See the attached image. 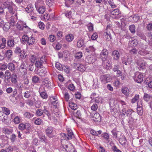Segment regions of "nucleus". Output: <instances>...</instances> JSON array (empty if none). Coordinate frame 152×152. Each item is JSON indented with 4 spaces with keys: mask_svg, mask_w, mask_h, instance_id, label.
I'll use <instances>...</instances> for the list:
<instances>
[{
    "mask_svg": "<svg viewBox=\"0 0 152 152\" xmlns=\"http://www.w3.org/2000/svg\"><path fill=\"white\" fill-rule=\"evenodd\" d=\"M37 72L39 73L40 75L41 76H44L47 72V70H46L45 67H37Z\"/></svg>",
    "mask_w": 152,
    "mask_h": 152,
    "instance_id": "nucleus-13",
    "label": "nucleus"
},
{
    "mask_svg": "<svg viewBox=\"0 0 152 152\" xmlns=\"http://www.w3.org/2000/svg\"><path fill=\"white\" fill-rule=\"evenodd\" d=\"M8 3H9V2L7 1L4 3V5L5 4H7V6L6 7V8H7V9L8 12L10 13L11 15L14 14L15 16H16L17 14L16 10L15 9H13L12 7L10 5H9L8 4Z\"/></svg>",
    "mask_w": 152,
    "mask_h": 152,
    "instance_id": "nucleus-7",
    "label": "nucleus"
},
{
    "mask_svg": "<svg viewBox=\"0 0 152 152\" xmlns=\"http://www.w3.org/2000/svg\"><path fill=\"white\" fill-rule=\"evenodd\" d=\"M135 26L134 25H130L129 26V29L132 34H134L135 33Z\"/></svg>",
    "mask_w": 152,
    "mask_h": 152,
    "instance_id": "nucleus-35",
    "label": "nucleus"
},
{
    "mask_svg": "<svg viewBox=\"0 0 152 152\" xmlns=\"http://www.w3.org/2000/svg\"><path fill=\"white\" fill-rule=\"evenodd\" d=\"M54 0H46V4L48 5L49 7L51 6L54 2Z\"/></svg>",
    "mask_w": 152,
    "mask_h": 152,
    "instance_id": "nucleus-53",
    "label": "nucleus"
},
{
    "mask_svg": "<svg viewBox=\"0 0 152 152\" xmlns=\"http://www.w3.org/2000/svg\"><path fill=\"white\" fill-rule=\"evenodd\" d=\"M146 28L149 31H152V22H151L147 25Z\"/></svg>",
    "mask_w": 152,
    "mask_h": 152,
    "instance_id": "nucleus-60",
    "label": "nucleus"
},
{
    "mask_svg": "<svg viewBox=\"0 0 152 152\" xmlns=\"http://www.w3.org/2000/svg\"><path fill=\"white\" fill-rule=\"evenodd\" d=\"M66 40L68 42L72 41L74 39V37L72 34H69L66 36Z\"/></svg>",
    "mask_w": 152,
    "mask_h": 152,
    "instance_id": "nucleus-37",
    "label": "nucleus"
},
{
    "mask_svg": "<svg viewBox=\"0 0 152 152\" xmlns=\"http://www.w3.org/2000/svg\"><path fill=\"white\" fill-rule=\"evenodd\" d=\"M31 63L34 64L35 66H43V64L46 63L45 59L43 58V56L39 60L37 61L36 57L35 56L32 55L31 57Z\"/></svg>",
    "mask_w": 152,
    "mask_h": 152,
    "instance_id": "nucleus-1",
    "label": "nucleus"
},
{
    "mask_svg": "<svg viewBox=\"0 0 152 152\" xmlns=\"http://www.w3.org/2000/svg\"><path fill=\"white\" fill-rule=\"evenodd\" d=\"M137 64L140 66H145L147 65L145 62L142 59H139L138 61Z\"/></svg>",
    "mask_w": 152,
    "mask_h": 152,
    "instance_id": "nucleus-26",
    "label": "nucleus"
},
{
    "mask_svg": "<svg viewBox=\"0 0 152 152\" xmlns=\"http://www.w3.org/2000/svg\"><path fill=\"white\" fill-rule=\"evenodd\" d=\"M65 6L67 7H69L74 3L75 0H65Z\"/></svg>",
    "mask_w": 152,
    "mask_h": 152,
    "instance_id": "nucleus-32",
    "label": "nucleus"
},
{
    "mask_svg": "<svg viewBox=\"0 0 152 152\" xmlns=\"http://www.w3.org/2000/svg\"><path fill=\"white\" fill-rule=\"evenodd\" d=\"M34 10L33 7L31 4L28 5L25 9V10L28 13H30L33 12Z\"/></svg>",
    "mask_w": 152,
    "mask_h": 152,
    "instance_id": "nucleus-22",
    "label": "nucleus"
},
{
    "mask_svg": "<svg viewBox=\"0 0 152 152\" xmlns=\"http://www.w3.org/2000/svg\"><path fill=\"white\" fill-rule=\"evenodd\" d=\"M137 111L139 115H142L143 114V108L142 107L138 106L137 107Z\"/></svg>",
    "mask_w": 152,
    "mask_h": 152,
    "instance_id": "nucleus-34",
    "label": "nucleus"
},
{
    "mask_svg": "<svg viewBox=\"0 0 152 152\" xmlns=\"http://www.w3.org/2000/svg\"><path fill=\"white\" fill-rule=\"evenodd\" d=\"M86 51L88 53L93 52L94 50V48L92 46H90L88 48L86 49Z\"/></svg>",
    "mask_w": 152,
    "mask_h": 152,
    "instance_id": "nucleus-52",
    "label": "nucleus"
},
{
    "mask_svg": "<svg viewBox=\"0 0 152 152\" xmlns=\"http://www.w3.org/2000/svg\"><path fill=\"white\" fill-rule=\"evenodd\" d=\"M4 82L7 83H10L11 82V77L10 76L4 77Z\"/></svg>",
    "mask_w": 152,
    "mask_h": 152,
    "instance_id": "nucleus-56",
    "label": "nucleus"
},
{
    "mask_svg": "<svg viewBox=\"0 0 152 152\" xmlns=\"http://www.w3.org/2000/svg\"><path fill=\"white\" fill-rule=\"evenodd\" d=\"M39 94L41 97L43 99H46L48 97V95L46 91Z\"/></svg>",
    "mask_w": 152,
    "mask_h": 152,
    "instance_id": "nucleus-47",
    "label": "nucleus"
},
{
    "mask_svg": "<svg viewBox=\"0 0 152 152\" xmlns=\"http://www.w3.org/2000/svg\"><path fill=\"white\" fill-rule=\"evenodd\" d=\"M138 53L139 54L142 56H145L148 53L145 51L144 50H140L138 51Z\"/></svg>",
    "mask_w": 152,
    "mask_h": 152,
    "instance_id": "nucleus-54",
    "label": "nucleus"
},
{
    "mask_svg": "<svg viewBox=\"0 0 152 152\" xmlns=\"http://www.w3.org/2000/svg\"><path fill=\"white\" fill-rule=\"evenodd\" d=\"M82 53L81 52H79L76 53L75 55V58L77 59H80L82 57Z\"/></svg>",
    "mask_w": 152,
    "mask_h": 152,
    "instance_id": "nucleus-49",
    "label": "nucleus"
},
{
    "mask_svg": "<svg viewBox=\"0 0 152 152\" xmlns=\"http://www.w3.org/2000/svg\"><path fill=\"white\" fill-rule=\"evenodd\" d=\"M40 14H43L45 11V7L43 6L39 7L37 9H36Z\"/></svg>",
    "mask_w": 152,
    "mask_h": 152,
    "instance_id": "nucleus-25",
    "label": "nucleus"
},
{
    "mask_svg": "<svg viewBox=\"0 0 152 152\" xmlns=\"http://www.w3.org/2000/svg\"><path fill=\"white\" fill-rule=\"evenodd\" d=\"M3 111L4 112L5 115H7L10 113V110L5 107H3L2 108Z\"/></svg>",
    "mask_w": 152,
    "mask_h": 152,
    "instance_id": "nucleus-44",
    "label": "nucleus"
},
{
    "mask_svg": "<svg viewBox=\"0 0 152 152\" xmlns=\"http://www.w3.org/2000/svg\"><path fill=\"white\" fill-rule=\"evenodd\" d=\"M77 47L78 48H80L81 47H85L86 46L84 43V40L81 38L78 39L77 44Z\"/></svg>",
    "mask_w": 152,
    "mask_h": 152,
    "instance_id": "nucleus-14",
    "label": "nucleus"
},
{
    "mask_svg": "<svg viewBox=\"0 0 152 152\" xmlns=\"http://www.w3.org/2000/svg\"><path fill=\"white\" fill-rule=\"evenodd\" d=\"M23 50H21L20 47H18L16 48L14 50V52L16 53H20Z\"/></svg>",
    "mask_w": 152,
    "mask_h": 152,
    "instance_id": "nucleus-61",
    "label": "nucleus"
},
{
    "mask_svg": "<svg viewBox=\"0 0 152 152\" xmlns=\"http://www.w3.org/2000/svg\"><path fill=\"white\" fill-rule=\"evenodd\" d=\"M109 11L110 12V14L113 15H117L121 14L120 11L118 8L112 10H110Z\"/></svg>",
    "mask_w": 152,
    "mask_h": 152,
    "instance_id": "nucleus-19",
    "label": "nucleus"
},
{
    "mask_svg": "<svg viewBox=\"0 0 152 152\" xmlns=\"http://www.w3.org/2000/svg\"><path fill=\"white\" fill-rule=\"evenodd\" d=\"M137 35L140 38L144 40H146V37L144 34L141 32H138L137 33Z\"/></svg>",
    "mask_w": 152,
    "mask_h": 152,
    "instance_id": "nucleus-31",
    "label": "nucleus"
},
{
    "mask_svg": "<svg viewBox=\"0 0 152 152\" xmlns=\"http://www.w3.org/2000/svg\"><path fill=\"white\" fill-rule=\"evenodd\" d=\"M42 121L39 118H37L34 121V123L37 125H40L42 123Z\"/></svg>",
    "mask_w": 152,
    "mask_h": 152,
    "instance_id": "nucleus-48",
    "label": "nucleus"
},
{
    "mask_svg": "<svg viewBox=\"0 0 152 152\" xmlns=\"http://www.w3.org/2000/svg\"><path fill=\"white\" fill-rule=\"evenodd\" d=\"M111 132L112 133V134L113 136L114 137H115V138H117V133L116 132V130L114 129L113 130L111 131Z\"/></svg>",
    "mask_w": 152,
    "mask_h": 152,
    "instance_id": "nucleus-58",
    "label": "nucleus"
},
{
    "mask_svg": "<svg viewBox=\"0 0 152 152\" xmlns=\"http://www.w3.org/2000/svg\"><path fill=\"white\" fill-rule=\"evenodd\" d=\"M122 63L125 66H129L132 60L131 58L129 57L126 54L121 57Z\"/></svg>",
    "mask_w": 152,
    "mask_h": 152,
    "instance_id": "nucleus-5",
    "label": "nucleus"
},
{
    "mask_svg": "<svg viewBox=\"0 0 152 152\" xmlns=\"http://www.w3.org/2000/svg\"><path fill=\"white\" fill-rule=\"evenodd\" d=\"M24 96L26 98H29L31 96V92L29 91H27L23 94Z\"/></svg>",
    "mask_w": 152,
    "mask_h": 152,
    "instance_id": "nucleus-43",
    "label": "nucleus"
},
{
    "mask_svg": "<svg viewBox=\"0 0 152 152\" xmlns=\"http://www.w3.org/2000/svg\"><path fill=\"white\" fill-rule=\"evenodd\" d=\"M32 80L33 83H38L39 80V78L37 76L35 75L33 77Z\"/></svg>",
    "mask_w": 152,
    "mask_h": 152,
    "instance_id": "nucleus-39",
    "label": "nucleus"
},
{
    "mask_svg": "<svg viewBox=\"0 0 152 152\" xmlns=\"http://www.w3.org/2000/svg\"><path fill=\"white\" fill-rule=\"evenodd\" d=\"M131 17L132 18L133 20L135 22H137L140 19V17L137 14L132 15Z\"/></svg>",
    "mask_w": 152,
    "mask_h": 152,
    "instance_id": "nucleus-41",
    "label": "nucleus"
},
{
    "mask_svg": "<svg viewBox=\"0 0 152 152\" xmlns=\"http://www.w3.org/2000/svg\"><path fill=\"white\" fill-rule=\"evenodd\" d=\"M105 36H107V39L108 40H110L112 38L111 34L109 31H106L105 33Z\"/></svg>",
    "mask_w": 152,
    "mask_h": 152,
    "instance_id": "nucleus-55",
    "label": "nucleus"
},
{
    "mask_svg": "<svg viewBox=\"0 0 152 152\" xmlns=\"http://www.w3.org/2000/svg\"><path fill=\"white\" fill-rule=\"evenodd\" d=\"M3 132L5 134H10L12 133V130L8 128H4L3 129Z\"/></svg>",
    "mask_w": 152,
    "mask_h": 152,
    "instance_id": "nucleus-36",
    "label": "nucleus"
},
{
    "mask_svg": "<svg viewBox=\"0 0 152 152\" xmlns=\"http://www.w3.org/2000/svg\"><path fill=\"white\" fill-rule=\"evenodd\" d=\"M111 7L112 8H114L116 7V6L114 2L112 1L109 0L108 2Z\"/></svg>",
    "mask_w": 152,
    "mask_h": 152,
    "instance_id": "nucleus-63",
    "label": "nucleus"
},
{
    "mask_svg": "<svg viewBox=\"0 0 152 152\" xmlns=\"http://www.w3.org/2000/svg\"><path fill=\"white\" fill-rule=\"evenodd\" d=\"M17 18V15L16 16H15V15L14 16L12 15L11 16L10 20V25L12 26H14L15 23V20H16V18Z\"/></svg>",
    "mask_w": 152,
    "mask_h": 152,
    "instance_id": "nucleus-28",
    "label": "nucleus"
},
{
    "mask_svg": "<svg viewBox=\"0 0 152 152\" xmlns=\"http://www.w3.org/2000/svg\"><path fill=\"white\" fill-rule=\"evenodd\" d=\"M139 99V96L138 95L136 94L134 97L132 99L131 102L132 103H135Z\"/></svg>",
    "mask_w": 152,
    "mask_h": 152,
    "instance_id": "nucleus-51",
    "label": "nucleus"
},
{
    "mask_svg": "<svg viewBox=\"0 0 152 152\" xmlns=\"http://www.w3.org/2000/svg\"><path fill=\"white\" fill-rule=\"evenodd\" d=\"M143 76L142 75L139 73L136 72L135 75L133 77V79L135 82L141 83L143 80Z\"/></svg>",
    "mask_w": 152,
    "mask_h": 152,
    "instance_id": "nucleus-4",
    "label": "nucleus"
},
{
    "mask_svg": "<svg viewBox=\"0 0 152 152\" xmlns=\"http://www.w3.org/2000/svg\"><path fill=\"white\" fill-rule=\"evenodd\" d=\"M18 128L22 131L25 130L24 133L26 134H29L30 133L31 125L30 124L27 123H25L24 124L23 123H21L18 126Z\"/></svg>",
    "mask_w": 152,
    "mask_h": 152,
    "instance_id": "nucleus-2",
    "label": "nucleus"
},
{
    "mask_svg": "<svg viewBox=\"0 0 152 152\" xmlns=\"http://www.w3.org/2000/svg\"><path fill=\"white\" fill-rule=\"evenodd\" d=\"M63 55L64 58H66L69 56L70 53L67 50H65L63 52Z\"/></svg>",
    "mask_w": 152,
    "mask_h": 152,
    "instance_id": "nucleus-57",
    "label": "nucleus"
},
{
    "mask_svg": "<svg viewBox=\"0 0 152 152\" xmlns=\"http://www.w3.org/2000/svg\"><path fill=\"white\" fill-rule=\"evenodd\" d=\"M43 113V110L40 109H38L36 111L35 114L38 116L42 115Z\"/></svg>",
    "mask_w": 152,
    "mask_h": 152,
    "instance_id": "nucleus-42",
    "label": "nucleus"
},
{
    "mask_svg": "<svg viewBox=\"0 0 152 152\" xmlns=\"http://www.w3.org/2000/svg\"><path fill=\"white\" fill-rule=\"evenodd\" d=\"M6 56L8 59L11 58L12 55V52L11 50H7L5 54Z\"/></svg>",
    "mask_w": 152,
    "mask_h": 152,
    "instance_id": "nucleus-29",
    "label": "nucleus"
},
{
    "mask_svg": "<svg viewBox=\"0 0 152 152\" xmlns=\"http://www.w3.org/2000/svg\"><path fill=\"white\" fill-rule=\"evenodd\" d=\"M108 55V51L106 49H104L100 54V57L102 61H105L107 58Z\"/></svg>",
    "mask_w": 152,
    "mask_h": 152,
    "instance_id": "nucleus-8",
    "label": "nucleus"
},
{
    "mask_svg": "<svg viewBox=\"0 0 152 152\" xmlns=\"http://www.w3.org/2000/svg\"><path fill=\"white\" fill-rule=\"evenodd\" d=\"M122 92L126 96H128L129 95V91L127 88H125L122 89Z\"/></svg>",
    "mask_w": 152,
    "mask_h": 152,
    "instance_id": "nucleus-45",
    "label": "nucleus"
},
{
    "mask_svg": "<svg viewBox=\"0 0 152 152\" xmlns=\"http://www.w3.org/2000/svg\"><path fill=\"white\" fill-rule=\"evenodd\" d=\"M11 81L12 83L15 84L17 81V76L15 74H13L10 76Z\"/></svg>",
    "mask_w": 152,
    "mask_h": 152,
    "instance_id": "nucleus-18",
    "label": "nucleus"
},
{
    "mask_svg": "<svg viewBox=\"0 0 152 152\" xmlns=\"http://www.w3.org/2000/svg\"><path fill=\"white\" fill-rule=\"evenodd\" d=\"M6 91L8 94H10L13 92V94L12 95V97H15V96L17 93V90L16 88H15L13 90L11 87H9L6 89Z\"/></svg>",
    "mask_w": 152,
    "mask_h": 152,
    "instance_id": "nucleus-12",
    "label": "nucleus"
},
{
    "mask_svg": "<svg viewBox=\"0 0 152 152\" xmlns=\"http://www.w3.org/2000/svg\"><path fill=\"white\" fill-rule=\"evenodd\" d=\"M16 136L15 134H12L10 135V139L11 140V141L13 143L15 142L16 140Z\"/></svg>",
    "mask_w": 152,
    "mask_h": 152,
    "instance_id": "nucleus-40",
    "label": "nucleus"
},
{
    "mask_svg": "<svg viewBox=\"0 0 152 152\" xmlns=\"http://www.w3.org/2000/svg\"><path fill=\"white\" fill-rule=\"evenodd\" d=\"M29 37L27 35H24L22 37V40L23 42L25 43L27 42Z\"/></svg>",
    "mask_w": 152,
    "mask_h": 152,
    "instance_id": "nucleus-50",
    "label": "nucleus"
},
{
    "mask_svg": "<svg viewBox=\"0 0 152 152\" xmlns=\"http://www.w3.org/2000/svg\"><path fill=\"white\" fill-rule=\"evenodd\" d=\"M69 105L70 107L72 110H75L77 108V104L72 101V99L69 101Z\"/></svg>",
    "mask_w": 152,
    "mask_h": 152,
    "instance_id": "nucleus-17",
    "label": "nucleus"
},
{
    "mask_svg": "<svg viewBox=\"0 0 152 152\" xmlns=\"http://www.w3.org/2000/svg\"><path fill=\"white\" fill-rule=\"evenodd\" d=\"M44 2L42 0H37L35 3V5L36 9H37L39 7L43 6Z\"/></svg>",
    "mask_w": 152,
    "mask_h": 152,
    "instance_id": "nucleus-20",
    "label": "nucleus"
},
{
    "mask_svg": "<svg viewBox=\"0 0 152 152\" xmlns=\"http://www.w3.org/2000/svg\"><path fill=\"white\" fill-rule=\"evenodd\" d=\"M24 115L26 118L29 119L34 116V114L28 112H25Z\"/></svg>",
    "mask_w": 152,
    "mask_h": 152,
    "instance_id": "nucleus-33",
    "label": "nucleus"
},
{
    "mask_svg": "<svg viewBox=\"0 0 152 152\" xmlns=\"http://www.w3.org/2000/svg\"><path fill=\"white\" fill-rule=\"evenodd\" d=\"M14 40L13 39H8L7 42V45L9 47H13L15 45Z\"/></svg>",
    "mask_w": 152,
    "mask_h": 152,
    "instance_id": "nucleus-23",
    "label": "nucleus"
},
{
    "mask_svg": "<svg viewBox=\"0 0 152 152\" xmlns=\"http://www.w3.org/2000/svg\"><path fill=\"white\" fill-rule=\"evenodd\" d=\"M42 83L43 86L48 88L50 89L51 88V83L48 78H45L43 80Z\"/></svg>",
    "mask_w": 152,
    "mask_h": 152,
    "instance_id": "nucleus-9",
    "label": "nucleus"
},
{
    "mask_svg": "<svg viewBox=\"0 0 152 152\" xmlns=\"http://www.w3.org/2000/svg\"><path fill=\"white\" fill-rule=\"evenodd\" d=\"M119 141L121 145H126L127 140L124 136H123L122 138H119Z\"/></svg>",
    "mask_w": 152,
    "mask_h": 152,
    "instance_id": "nucleus-27",
    "label": "nucleus"
},
{
    "mask_svg": "<svg viewBox=\"0 0 152 152\" xmlns=\"http://www.w3.org/2000/svg\"><path fill=\"white\" fill-rule=\"evenodd\" d=\"M67 140H70L72 138L74 137V134L72 131L70 129L68 128L67 129Z\"/></svg>",
    "mask_w": 152,
    "mask_h": 152,
    "instance_id": "nucleus-16",
    "label": "nucleus"
},
{
    "mask_svg": "<svg viewBox=\"0 0 152 152\" xmlns=\"http://www.w3.org/2000/svg\"><path fill=\"white\" fill-rule=\"evenodd\" d=\"M20 117L18 116H16L14 118L13 121L15 124H18L20 123Z\"/></svg>",
    "mask_w": 152,
    "mask_h": 152,
    "instance_id": "nucleus-38",
    "label": "nucleus"
},
{
    "mask_svg": "<svg viewBox=\"0 0 152 152\" xmlns=\"http://www.w3.org/2000/svg\"><path fill=\"white\" fill-rule=\"evenodd\" d=\"M100 79L102 83L104 84L110 82L112 80L111 76L108 74L101 75Z\"/></svg>",
    "mask_w": 152,
    "mask_h": 152,
    "instance_id": "nucleus-3",
    "label": "nucleus"
},
{
    "mask_svg": "<svg viewBox=\"0 0 152 152\" xmlns=\"http://www.w3.org/2000/svg\"><path fill=\"white\" fill-rule=\"evenodd\" d=\"M46 91L43 85L41 86L39 89V94Z\"/></svg>",
    "mask_w": 152,
    "mask_h": 152,
    "instance_id": "nucleus-59",
    "label": "nucleus"
},
{
    "mask_svg": "<svg viewBox=\"0 0 152 152\" xmlns=\"http://www.w3.org/2000/svg\"><path fill=\"white\" fill-rule=\"evenodd\" d=\"M152 99V96L146 93H145L143 96V99L144 100L148 102Z\"/></svg>",
    "mask_w": 152,
    "mask_h": 152,
    "instance_id": "nucleus-21",
    "label": "nucleus"
},
{
    "mask_svg": "<svg viewBox=\"0 0 152 152\" xmlns=\"http://www.w3.org/2000/svg\"><path fill=\"white\" fill-rule=\"evenodd\" d=\"M7 115H5L3 117V118L2 119V121L5 124H7L8 122V118Z\"/></svg>",
    "mask_w": 152,
    "mask_h": 152,
    "instance_id": "nucleus-62",
    "label": "nucleus"
},
{
    "mask_svg": "<svg viewBox=\"0 0 152 152\" xmlns=\"http://www.w3.org/2000/svg\"><path fill=\"white\" fill-rule=\"evenodd\" d=\"M91 117L94 118L95 119H94V120L96 122H100L101 120V116L98 113L96 112L94 115L93 114L91 113Z\"/></svg>",
    "mask_w": 152,
    "mask_h": 152,
    "instance_id": "nucleus-11",
    "label": "nucleus"
},
{
    "mask_svg": "<svg viewBox=\"0 0 152 152\" xmlns=\"http://www.w3.org/2000/svg\"><path fill=\"white\" fill-rule=\"evenodd\" d=\"M112 56L114 60H117L120 58L119 52L118 50H115L112 52Z\"/></svg>",
    "mask_w": 152,
    "mask_h": 152,
    "instance_id": "nucleus-15",
    "label": "nucleus"
},
{
    "mask_svg": "<svg viewBox=\"0 0 152 152\" xmlns=\"http://www.w3.org/2000/svg\"><path fill=\"white\" fill-rule=\"evenodd\" d=\"M138 41L136 39H134L132 41L129 42V43L131 45L135 47L137 46L138 43Z\"/></svg>",
    "mask_w": 152,
    "mask_h": 152,
    "instance_id": "nucleus-46",
    "label": "nucleus"
},
{
    "mask_svg": "<svg viewBox=\"0 0 152 152\" xmlns=\"http://www.w3.org/2000/svg\"><path fill=\"white\" fill-rule=\"evenodd\" d=\"M35 41V40L33 37H29L27 41V43L29 45H31L34 44Z\"/></svg>",
    "mask_w": 152,
    "mask_h": 152,
    "instance_id": "nucleus-30",
    "label": "nucleus"
},
{
    "mask_svg": "<svg viewBox=\"0 0 152 152\" xmlns=\"http://www.w3.org/2000/svg\"><path fill=\"white\" fill-rule=\"evenodd\" d=\"M53 129L52 126H48L45 130V133L47 136L50 138H52L55 137L53 133Z\"/></svg>",
    "mask_w": 152,
    "mask_h": 152,
    "instance_id": "nucleus-6",
    "label": "nucleus"
},
{
    "mask_svg": "<svg viewBox=\"0 0 152 152\" xmlns=\"http://www.w3.org/2000/svg\"><path fill=\"white\" fill-rule=\"evenodd\" d=\"M101 136L105 139L108 142H110V136L108 133L106 132L104 133L101 134Z\"/></svg>",
    "mask_w": 152,
    "mask_h": 152,
    "instance_id": "nucleus-24",
    "label": "nucleus"
},
{
    "mask_svg": "<svg viewBox=\"0 0 152 152\" xmlns=\"http://www.w3.org/2000/svg\"><path fill=\"white\" fill-rule=\"evenodd\" d=\"M38 136L39 137V139L41 142H44L45 143H47L49 142V141L47 139V137L43 133H39Z\"/></svg>",
    "mask_w": 152,
    "mask_h": 152,
    "instance_id": "nucleus-10",
    "label": "nucleus"
},
{
    "mask_svg": "<svg viewBox=\"0 0 152 152\" xmlns=\"http://www.w3.org/2000/svg\"><path fill=\"white\" fill-rule=\"evenodd\" d=\"M26 104L30 106H32L34 104L33 101L31 99H28L26 101Z\"/></svg>",
    "mask_w": 152,
    "mask_h": 152,
    "instance_id": "nucleus-64",
    "label": "nucleus"
}]
</instances>
